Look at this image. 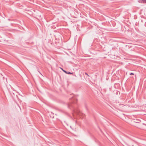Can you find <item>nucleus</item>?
Returning <instances> with one entry per match:
<instances>
[{
  "label": "nucleus",
  "mask_w": 146,
  "mask_h": 146,
  "mask_svg": "<svg viewBox=\"0 0 146 146\" xmlns=\"http://www.w3.org/2000/svg\"><path fill=\"white\" fill-rule=\"evenodd\" d=\"M61 69L62 70V69H63L62 68H61Z\"/></svg>",
  "instance_id": "nucleus-10"
},
{
  "label": "nucleus",
  "mask_w": 146,
  "mask_h": 146,
  "mask_svg": "<svg viewBox=\"0 0 146 146\" xmlns=\"http://www.w3.org/2000/svg\"><path fill=\"white\" fill-rule=\"evenodd\" d=\"M68 106L70 109H71L72 108H73V106L71 104H68Z\"/></svg>",
  "instance_id": "nucleus-4"
},
{
  "label": "nucleus",
  "mask_w": 146,
  "mask_h": 146,
  "mask_svg": "<svg viewBox=\"0 0 146 146\" xmlns=\"http://www.w3.org/2000/svg\"><path fill=\"white\" fill-rule=\"evenodd\" d=\"M50 116L51 118H53L54 117V116L53 115V114L52 112L51 114H50Z\"/></svg>",
  "instance_id": "nucleus-6"
},
{
  "label": "nucleus",
  "mask_w": 146,
  "mask_h": 146,
  "mask_svg": "<svg viewBox=\"0 0 146 146\" xmlns=\"http://www.w3.org/2000/svg\"><path fill=\"white\" fill-rule=\"evenodd\" d=\"M144 3H146V0H141Z\"/></svg>",
  "instance_id": "nucleus-7"
},
{
  "label": "nucleus",
  "mask_w": 146,
  "mask_h": 146,
  "mask_svg": "<svg viewBox=\"0 0 146 146\" xmlns=\"http://www.w3.org/2000/svg\"><path fill=\"white\" fill-rule=\"evenodd\" d=\"M85 74L87 75V76H89V75L87 73H86V72H85Z\"/></svg>",
  "instance_id": "nucleus-9"
},
{
  "label": "nucleus",
  "mask_w": 146,
  "mask_h": 146,
  "mask_svg": "<svg viewBox=\"0 0 146 146\" xmlns=\"http://www.w3.org/2000/svg\"><path fill=\"white\" fill-rule=\"evenodd\" d=\"M73 99V102H72V103H76L75 101H77V99L76 98H74Z\"/></svg>",
  "instance_id": "nucleus-5"
},
{
  "label": "nucleus",
  "mask_w": 146,
  "mask_h": 146,
  "mask_svg": "<svg viewBox=\"0 0 146 146\" xmlns=\"http://www.w3.org/2000/svg\"><path fill=\"white\" fill-rule=\"evenodd\" d=\"M62 71L65 73H66V74H73V73L70 72H67L66 71L64 70L63 69H62Z\"/></svg>",
  "instance_id": "nucleus-3"
},
{
  "label": "nucleus",
  "mask_w": 146,
  "mask_h": 146,
  "mask_svg": "<svg viewBox=\"0 0 146 146\" xmlns=\"http://www.w3.org/2000/svg\"><path fill=\"white\" fill-rule=\"evenodd\" d=\"M137 121H134L133 125L141 129L146 130V123H141L139 120H137Z\"/></svg>",
  "instance_id": "nucleus-1"
},
{
  "label": "nucleus",
  "mask_w": 146,
  "mask_h": 146,
  "mask_svg": "<svg viewBox=\"0 0 146 146\" xmlns=\"http://www.w3.org/2000/svg\"><path fill=\"white\" fill-rule=\"evenodd\" d=\"M125 144L127 146H138L136 143L132 140L128 141Z\"/></svg>",
  "instance_id": "nucleus-2"
},
{
  "label": "nucleus",
  "mask_w": 146,
  "mask_h": 146,
  "mask_svg": "<svg viewBox=\"0 0 146 146\" xmlns=\"http://www.w3.org/2000/svg\"><path fill=\"white\" fill-rule=\"evenodd\" d=\"M134 74L133 73H130V75H133Z\"/></svg>",
  "instance_id": "nucleus-8"
}]
</instances>
